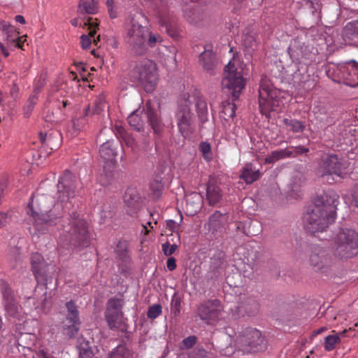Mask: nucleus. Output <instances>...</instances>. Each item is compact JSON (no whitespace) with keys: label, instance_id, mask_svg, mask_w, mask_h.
Instances as JSON below:
<instances>
[{"label":"nucleus","instance_id":"obj_23","mask_svg":"<svg viewBox=\"0 0 358 358\" xmlns=\"http://www.w3.org/2000/svg\"><path fill=\"white\" fill-rule=\"evenodd\" d=\"M31 264L35 278L39 281L45 275V262L42 255L38 252L33 253L31 257Z\"/></svg>","mask_w":358,"mask_h":358},{"label":"nucleus","instance_id":"obj_19","mask_svg":"<svg viewBox=\"0 0 358 358\" xmlns=\"http://www.w3.org/2000/svg\"><path fill=\"white\" fill-rule=\"evenodd\" d=\"M199 64L206 71L213 73L218 66V60L212 49L206 47L203 52L199 55Z\"/></svg>","mask_w":358,"mask_h":358},{"label":"nucleus","instance_id":"obj_30","mask_svg":"<svg viewBox=\"0 0 358 358\" xmlns=\"http://www.w3.org/2000/svg\"><path fill=\"white\" fill-rule=\"evenodd\" d=\"M80 324V320L73 322L65 319L62 322V334L69 338H74L79 331Z\"/></svg>","mask_w":358,"mask_h":358},{"label":"nucleus","instance_id":"obj_56","mask_svg":"<svg viewBox=\"0 0 358 358\" xmlns=\"http://www.w3.org/2000/svg\"><path fill=\"white\" fill-rule=\"evenodd\" d=\"M352 201L358 208V182L355 185L352 190Z\"/></svg>","mask_w":358,"mask_h":358},{"label":"nucleus","instance_id":"obj_59","mask_svg":"<svg viewBox=\"0 0 358 358\" xmlns=\"http://www.w3.org/2000/svg\"><path fill=\"white\" fill-rule=\"evenodd\" d=\"M352 330H354V328L345 329L338 334L335 333V334L339 336L340 342H341V338L348 336V333Z\"/></svg>","mask_w":358,"mask_h":358},{"label":"nucleus","instance_id":"obj_7","mask_svg":"<svg viewBox=\"0 0 358 358\" xmlns=\"http://www.w3.org/2000/svg\"><path fill=\"white\" fill-rule=\"evenodd\" d=\"M192 103L187 93L183 94L178 101L176 120L179 132L184 138L189 137L194 131V116L190 108Z\"/></svg>","mask_w":358,"mask_h":358},{"label":"nucleus","instance_id":"obj_44","mask_svg":"<svg viewBox=\"0 0 358 358\" xmlns=\"http://www.w3.org/2000/svg\"><path fill=\"white\" fill-rule=\"evenodd\" d=\"M124 301L120 298H112L107 302V308L106 312H122Z\"/></svg>","mask_w":358,"mask_h":358},{"label":"nucleus","instance_id":"obj_53","mask_svg":"<svg viewBox=\"0 0 358 358\" xmlns=\"http://www.w3.org/2000/svg\"><path fill=\"white\" fill-rule=\"evenodd\" d=\"M196 343V337L194 336H191L187 338H185L182 340V343L185 348L190 349L192 348Z\"/></svg>","mask_w":358,"mask_h":358},{"label":"nucleus","instance_id":"obj_63","mask_svg":"<svg viewBox=\"0 0 358 358\" xmlns=\"http://www.w3.org/2000/svg\"><path fill=\"white\" fill-rule=\"evenodd\" d=\"M176 225V223L173 220L166 221V228L173 231Z\"/></svg>","mask_w":358,"mask_h":358},{"label":"nucleus","instance_id":"obj_16","mask_svg":"<svg viewBox=\"0 0 358 358\" xmlns=\"http://www.w3.org/2000/svg\"><path fill=\"white\" fill-rule=\"evenodd\" d=\"M310 252V264L315 271H322L330 266L331 259L323 248L314 245L311 246Z\"/></svg>","mask_w":358,"mask_h":358},{"label":"nucleus","instance_id":"obj_24","mask_svg":"<svg viewBox=\"0 0 358 358\" xmlns=\"http://www.w3.org/2000/svg\"><path fill=\"white\" fill-rule=\"evenodd\" d=\"M190 100L195 103L196 110L199 120L202 122H206L208 120V111L207 102L204 97L199 93H194L192 96H190Z\"/></svg>","mask_w":358,"mask_h":358},{"label":"nucleus","instance_id":"obj_42","mask_svg":"<svg viewBox=\"0 0 358 358\" xmlns=\"http://www.w3.org/2000/svg\"><path fill=\"white\" fill-rule=\"evenodd\" d=\"M78 348L80 358H92L94 353L89 341H80Z\"/></svg>","mask_w":358,"mask_h":358},{"label":"nucleus","instance_id":"obj_37","mask_svg":"<svg viewBox=\"0 0 358 358\" xmlns=\"http://www.w3.org/2000/svg\"><path fill=\"white\" fill-rule=\"evenodd\" d=\"M116 254L123 262L127 263L130 261L128 241L122 240L118 242L116 247Z\"/></svg>","mask_w":358,"mask_h":358},{"label":"nucleus","instance_id":"obj_31","mask_svg":"<svg viewBox=\"0 0 358 358\" xmlns=\"http://www.w3.org/2000/svg\"><path fill=\"white\" fill-rule=\"evenodd\" d=\"M282 123L286 127L287 130L292 133H302L306 129L304 122L291 117L284 118Z\"/></svg>","mask_w":358,"mask_h":358},{"label":"nucleus","instance_id":"obj_40","mask_svg":"<svg viewBox=\"0 0 358 358\" xmlns=\"http://www.w3.org/2000/svg\"><path fill=\"white\" fill-rule=\"evenodd\" d=\"M66 308L67 310V313L66 315L65 319L69 320V321H78L79 319V311L78 309V306L76 303L71 300L66 303Z\"/></svg>","mask_w":358,"mask_h":358},{"label":"nucleus","instance_id":"obj_27","mask_svg":"<svg viewBox=\"0 0 358 358\" xmlns=\"http://www.w3.org/2000/svg\"><path fill=\"white\" fill-rule=\"evenodd\" d=\"M92 17H88L87 20L84 23L85 26H87L88 29H90L89 35L83 34L80 37V44L85 50L88 49L91 45L92 38L94 37L96 33V28L98 27V23L92 22Z\"/></svg>","mask_w":358,"mask_h":358},{"label":"nucleus","instance_id":"obj_45","mask_svg":"<svg viewBox=\"0 0 358 358\" xmlns=\"http://www.w3.org/2000/svg\"><path fill=\"white\" fill-rule=\"evenodd\" d=\"M164 188L161 179H155L150 183V190L155 198H159L162 195Z\"/></svg>","mask_w":358,"mask_h":358},{"label":"nucleus","instance_id":"obj_28","mask_svg":"<svg viewBox=\"0 0 358 358\" xmlns=\"http://www.w3.org/2000/svg\"><path fill=\"white\" fill-rule=\"evenodd\" d=\"M106 320L110 329L121 328L123 322L122 312H106Z\"/></svg>","mask_w":358,"mask_h":358},{"label":"nucleus","instance_id":"obj_29","mask_svg":"<svg viewBox=\"0 0 358 358\" xmlns=\"http://www.w3.org/2000/svg\"><path fill=\"white\" fill-rule=\"evenodd\" d=\"M261 176L259 171L255 170L252 168L251 164H248L243 168L241 178H242L247 184H252L255 181L257 180Z\"/></svg>","mask_w":358,"mask_h":358},{"label":"nucleus","instance_id":"obj_9","mask_svg":"<svg viewBox=\"0 0 358 358\" xmlns=\"http://www.w3.org/2000/svg\"><path fill=\"white\" fill-rule=\"evenodd\" d=\"M145 119L151 126L154 132L159 134L162 129V124L158 113L151 107L150 103H146V111L136 110L127 118L129 125L138 131H140L144 125Z\"/></svg>","mask_w":358,"mask_h":358},{"label":"nucleus","instance_id":"obj_20","mask_svg":"<svg viewBox=\"0 0 358 358\" xmlns=\"http://www.w3.org/2000/svg\"><path fill=\"white\" fill-rule=\"evenodd\" d=\"M99 155L104 164L110 167H115L117 152L113 141H108L103 143L100 146Z\"/></svg>","mask_w":358,"mask_h":358},{"label":"nucleus","instance_id":"obj_6","mask_svg":"<svg viewBox=\"0 0 358 358\" xmlns=\"http://www.w3.org/2000/svg\"><path fill=\"white\" fill-rule=\"evenodd\" d=\"M156 70V64L152 61L144 59L134 67L130 77L132 80L138 82L147 92H151L157 83Z\"/></svg>","mask_w":358,"mask_h":358},{"label":"nucleus","instance_id":"obj_50","mask_svg":"<svg viewBox=\"0 0 358 358\" xmlns=\"http://www.w3.org/2000/svg\"><path fill=\"white\" fill-rule=\"evenodd\" d=\"M177 248L178 245L176 244H171L169 241L163 243L162 245V251L166 256H171L173 255Z\"/></svg>","mask_w":358,"mask_h":358},{"label":"nucleus","instance_id":"obj_35","mask_svg":"<svg viewBox=\"0 0 358 358\" xmlns=\"http://www.w3.org/2000/svg\"><path fill=\"white\" fill-rule=\"evenodd\" d=\"M40 140L43 144L50 148L51 150H56L59 145L57 134L53 132L50 134L41 133L39 135Z\"/></svg>","mask_w":358,"mask_h":358},{"label":"nucleus","instance_id":"obj_1","mask_svg":"<svg viewBox=\"0 0 358 358\" xmlns=\"http://www.w3.org/2000/svg\"><path fill=\"white\" fill-rule=\"evenodd\" d=\"M78 180L69 171L66 170L57 184V201L49 194L36 193L32 195L27 207V214L32 223L34 233L45 234L50 227L56 225L62 218L63 212L73 207Z\"/></svg>","mask_w":358,"mask_h":358},{"label":"nucleus","instance_id":"obj_12","mask_svg":"<svg viewBox=\"0 0 358 358\" xmlns=\"http://www.w3.org/2000/svg\"><path fill=\"white\" fill-rule=\"evenodd\" d=\"M278 90L273 87L266 77L262 78L259 89V104L263 115H267L271 110H275V108L278 107Z\"/></svg>","mask_w":358,"mask_h":358},{"label":"nucleus","instance_id":"obj_60","mask_svg":"<svg viewBox=\"0 0 358 358\" xmlns=\"http://www.w3.org/2000/svg\"><path fill=\"white\" fill-rule=\"evenodd\" d=\"M8 215L6 213H0V227H3L5 224L8 222Z\"/></svg>","mask_w":358,"mask_h":358},{"label":"nucleus","instance_id":"obj_52","mask_svg":"<svg viewBox=\"0 0 358 358\" xmlns=\"http://www.w3.org/2000/svg\"><path fill=\"white\" fill-rule=\"evenodd\" d=\"M236 106L232 103H227L223 107L222 113L229 117L233 118L236 115Z\"/></svg>","mask_w":358,"mask_h":358},{"label":"nucleus","instance_id":"obj_54","mask_svg":"<svg viewBox=\"0 0 358 358\" xmlns=\"http://www.w3.org/2000/svg\"><path fill=\"white\" fill-rule=\"evenodd\" d=\"M95 107L93 113L99 114L105 107V102L101 98H99L95 101Z\"/></svg>","mask_w":358,"mask_h":358},{"label":"nucleus","instance_id":"obj_14","mask_svg":"<svg viewBox=\"0 0 358 358\" xmlns=\"http://www.w3.org/2000/svg\"><path fill=\"white\" fill-rule=\"evenodd\" d=\"M1 292L6 315L10 318L22 320L24 318V312L16 301L13 290L7 283L2 284Z\"/></svg>","mask_w":358,"mask_h":358},{"label":"nucleus","instance_id":"obj_43","mask_svg":"<svg viewBox=\"0 0 358 358\" xmlns=\"http://www.w3.org/2000/svg\"><path fill=\"white\" fill-rule=\"evenodd\" d=\"M343 35L349 39L357 38L358 22L355 21L348 23L343 29Z\"/></svg>","mask_w":358,"mask_h":358},{"label":"nucleus","instance_id":"obj_25","mask_svg":"<svg viewBox=\"0 0 358 358\" xmlns=\"http://www.w3.org/2000/svg\"><path fill=\"white\" fill-rule=\"evenodd\" d=\"M292 149V147H288L282 150H273L265 158V162L267 164H273L280 159L293 157L294 151Z\"/></svg>","mask_w":358,"mask_h":358},{"label":"nucleus","instance_id":"obj_46","mask_svg":"<svg viewBox=\"0 0 358 358\" xmlns=\"http://www.w3.org/2000/svg\"><path fill=\"white\" fill-rule=\"evenodd\" d=\"M162 313V306L160 304H153L148 308L147 316L154 320L158 317Z\"/></svg>","mask_w":358,"mask_h":358},{"label":"nucleus","instance_id":"obj_8","mask_svg":"<svg viewBox=\"0 0 358 358\" xmlns=\"http://www.w3.org/2000/svg\"><path fill=\"white\" fill-rule=\"evenodd\" d=\"M236 342L238 349L244 353L262 351L266 347V343L261 332L250 327L240 332Z\"/></svg>","mask_w":358,"mask_h":358},{"label":"nucleus","instance_id":"obj_33","mask_svg":"<svg viewBox=\"0 0 358 358\" xmlns=\"http://www.w3.org/2000/svg\"><path fill=\"white\" fill-rule=\"evenodd\" d=\"M78 11L80 14H96L98 11V0H80Z\"/></svg>","mask_w":358,"mask_h":358},{"label":"nucleus","instance_id":"obj_2","mask_svg":"<svg viewBox=\"0 0 358 358\" xmlns=\"http://www.w3.org/2000/svg\"><path fill=\"white\" fill-rule=\"evenodd\" d=\"M339 196L333 189H327L317 195L310 211L304 215L306 230L315 234L326 230L335 221Z\"/></svg>","mask_w":358,"mask_h":358},{"label":"nucleus","instance_id":"obj_49","mask_svg":"<svg viewBox=\"0 0 358 358\" xmlns=\"http://www.w3.org/2000/svg\"><path fill=\"white\" fill-rule=\"evenodd\" d=\"M162 41V38L159 34H154L149 31L146 41L148 48V46L153 48L157 45V43H161Z\"/></svg>","mask_w":358,"mask_h":358},{"label":"nucleus","instance_id":"obj_48","mask_svg":"<svg viewBox=\"0 0 358 358\" xmlns=\"http://www.w3.org/2000/svg\"><path fill=\"white\" fill-rule=\"evenodd\" d=\"M183 13L185 17H186L189 22H194L197 15L194 5L184 8Z\"/></svg>","mask_w":358,"mask_h":358},{"label":"nucleus","instance_id":"obj_55","mask_svg":"<svg viewBox=\"0 0 358 358\" xmlns=\"http://www.w3.org/2000/svg\"><path fill=\"white\" fill-rule=\"evenodd\" d=\"M293 148L292 150L294 151V157H295L299 155H302V154H304V153H307L309 152V149L304 147V146H302V145H299V146H292Z\"/></svg>","mask_w":358,"mask_h":358},{"label":"nucleus","instance_id":"obj_39","mask_svg":"<svg viewBox=\"0 0 358 358\" xmlns=\"http://www.w3.org/2000/svg\"><path fill=\"white\" fill-rule=\"evenodd\" d=\"M108 358H133V354L125 345H120L110 352Z\"/></svg>","mask_w":358,"mask_h":358},{"label":"nucleus","instance_id":"obj_3","mask_svg":"<svg viewBox=\"0 0 358 358\" xmlns=\"http://www.w3.org/2000/svg\"><path fill=\"white\" fill-rule=\"evenodd\" d=\"M61 247L86 248L90 245L87 222L77 213L70 215L69 227L64 230L59 239Z\"/></svg>","mask_w":358,"mask_h":358},{"label":"nucleus","instance_id":"obj_36","mask_svg":"<svg viewBox=\"0 0 358 358\" xmlns=\"http://www.w3.org/2000/svg\"><path fill=\"white\" fill-rule=\"evenodd\" d=\"M201 196L196 193L191 194L186 200V208L190 215H194L200 209Z\"/></svg>","mask_w":358,"mask_h":358},{"label":"nucleus","instance_id":"obj_17","mask_svg":"<svg viewBox=\"0 0 358 358\" xmlns=\"http://www.w3.org/2000/svg\"><path fill=\"white\" fill-rule=\"evenodd\" d=\"M159 23L165 29L166 32L171 38L178 39L180 37V29L178 24L176 17L173 13L162 11L159 14Z\"/></svg>","mask_w":358,"mask_h":358},{"label":"nucleus","instance_id":"obj_10","mask_svg":"<svg viewBox=\"0 0 358 358\" xmlns=\"http://www.w3.org/2000/svg\"><path fill=\"white\" fill-rule=\"evenodd\" d=\"M222 86L229 90L235 99L239 96L245 86V79L243 78L242 70L236 67L231 61L224 67Z\"/></svg>","mask_w":358,"mask_h":358},{"label":"nucleus","instance_id":"obj_41","mask_svg":"<svg viewBox=\"0 0 358 358\" xmlns=\"http://www.w3.org/2000/svg\"><path fill=\"white\" fill-rule=\"evenodd\" d=\"M334 334L329 335L324 338V348L327 352L334 350L341 343L339 336L335 334L336 331H331Z\"/></svg>","mask_w":358,"mask_h":358},{"label":"nucleus","instance_id":"obj_62","mask_svg":"<svg viewBox=\"0 0 358 358\" xmlns=\"http://www.w3.org/2000/svg\"><path fill=\"white\" fill-rule=\"evenodd\" d=\"M180 302H176L174 305L171 308V311L175 315H178L180 313Z\"/></svg>","mask_w":358,"mask_h":358},{"label":"nucleus","instance_id":"obj_5","mask_svg":"<svg viewBox=\"0 0 358 358\" xmlns=\"http://www.w3.org/2000/svg\"><path fill=\"white\" fill-rule=\"evenodd\" d=\"M333 254L340 259H347L357 255L358 234L351 229H341L334 237Z\"/></svg>","mask_w":358,"mask_h":358},{"label":"nucleus","instance_id":"obj_15","mask_svg":"<svg viewBox=\"0 0 358 358\" xmlns=\"http://www.w3.org/2000/svg\"><path fill=\"white\" fill-rule=\"evenodd\" d=\"M338 80L343 82L348 86L355 87L358 85V63L351 62L336 68Z\"/></svg>","mask_w":358,"mask_h":358},{"label":"nucleus","instance_id":"obj_13","mask_svg":"<svg viewBox=\"0 0 358 358\" xmlns=\"http://www.w3.org/2000/svg\"><path fill=\"white\" fill-rule=\"evenodd\" d=\"M223 308L218 299L207 300L201 303L197 308L199 318L208 324H215L219 320Z\"/></svg>","mask_w":358,"mask_h":358},{"label":"nucleus","instance_id":"obj_22","mask_svg":"<svg viewBox=\"0 0 358 358\" xmlns=\"http://www.w3.org/2000/svg\"><path fill=\"white\" fill-rule=\"evenodd\" d=\"M206 196L210 206L217 204L222 198V193L217 181L213 178H210L207 188Z\"/></svg>","mask_w":358,"mask_h":358},{"label":"nucleus","instance_id":"obj_4","mask_svg":"<svg viewBox=\"0 0 358 358\" xmlns=\"http://www.w3.org/2000/svg\"><path fill=\"white\" fill-rule=\"evenodd\" d=\"M145 21V17L141 13H137L131 17V24L127 29L131 53L135 56L145 55L148 50L146 41L149 29L143 25Z\"/></svg>","mask_w":358,"mask_h":358},{"label":"nucleus","instance_id":"obj_38","mask_svg":"<svg viewBox=\"0 0 358 358\" xmlns=\"http://www.w3.org/2000/svg\"><path fill=\"white\" fill-rule=\"evenodd\" d=\"M115 135L121 141L124 142L127 146L131 148L134 147V138L122 126H115Z\"/></svg>","mask_w":358,"mask_h":358},{"label":"nucleus","instance_id":"obj_34","mask_svg":"<svg viewBox=\"0 0 358 358\" xmlns=\"http://www.w3.org/2000/svg\"><path fill=\"white\" fill-rule=\"evenodd\" d=\"M313 112L315 118L319 120L320 122H324L327 124L331 123L329 121V114L328 109L323 103H317L314 106Z\"/></svg>","mask_w":358,"mask_h":358},{"label":"nucleus","instance_id":"obj_26","mask_svg":"<svg viewBox=\"0 0 358 358\" xmlns=\"http://www.w3.org/2000/svg\"><path fill=\"white\" fill-rule=\"evenodd\" d=\"M304 45L302 42L295 38L293 39L288 48V53L293 62H299L305 57Z\"/></svg>","mask_w":358,"mask_h":358},{"label":"nucleus","instance_id":"obj_11","mask_svg":"<svg viewBox=\"0 0 358 358\" xmlns=\"http://www.w3.org/2000/svg\"><path fill=\"white\" fill-rule=\"evenodd\" d=\"M348 161L343 157H338L336 155H329L322 159L317 170V174L322 178L329 177L333 175L341 176L344 171L348 168Z\"/></svg>","mask_w":358,"mask_h":358},{"label":"nucleus","instance_id":"obj_64","mask_svg":"<svg viewBox=\"0 0 358 358\" xmlns=\"http://www.w3.org/2000/svg\"><path fill=\"white\" fill-rule=\"evenodd\" d=\"M108 13L111 18H115L117 16V11L114 7H108Z\"/></svg>","mask_w":358,"mask_h":358},{"label":"nucleus","instance_id":"obj_47","mask_svg":"<svg viewBox=\"0 0 358 358\" xmlns=\"http://www.w3.org/2000/svg\"><path fill=\"white\" fill-rule=\"evenodd\" d=\"M200 150L202 152L203 157L207 161L209 162L213 159V153L211 151V146L210 143L207 142H202L200 144Z\"/></svg>","mask_w":358,"mask_h":358},{"label":"nucleus","instance_id":"obj_21","mask_svg":"<svg viewBox=\"0 0 358 358\" xmlns=\"http://www.w3.org/2000/svg\"><path fill=\"white\" fill-rule=\"evenodd\" d=\"M241 300L238 306L239 313L243 315L252 316L258 313L259 305L254 297H244Z\"/></svg>","mask_w":358,"mask_h":358},{"label":"nucleus","instance_id":"obj_61","mask_svg":"<svg viewBox=\"0 0 358 358\" xmlns=\"http://www.w3.org/2000/svg\"><path fill=\"white\" fill-rule=\"evenodd\" d=\"M25 41V39H23V37H17L16 39L13 40L15 47L18 48H22Z\"/></svg>","mask_w":358,"mask_h":358},{"label":"nucleus","instance_id":"obj_58","mask_svg":"<svg viewBox=\"0 0 358 358\" xmlns=\"http://www.w3.org/2000/svg\"><path fill=\"white\" fill-rule=\"evenodd\" d=\"M166 266L168 269L171 271H173L176 268V261L173 257H170L168 259L166 262Z\"/></svg>","mask_w":358,"mask_h":358},{"label":"nucleus","instance_id":"obj_51","mask_svg":"<svg viewBox=\"0 0 358 358\" xmlns=\"http://www.w3.org/2000/svg\"><path fill=\"white\" fill-rule=\"evenodd\" d=\"M10 264L12 268H15L20 261V252L17 248L13 249L9 254Z\"/></svg>","mask_w":358,"mask_h":358},{"label":"nucleus","instance_id":"obj_57","mask_svg":"<svg viewBox=\"0 0 358 358\" xmlns=\"http://www.w3.org/2000/svg\"><path fill=\"white\" fill-rule=\"evenodd\" d=\"M222 216V214L220 212H219V211L215 212L210 217V219H209L210 224L211 225L215 227L217 225L216 222L219 221V220L221 218Z\"/></svg>","mask_w":358,"mask_h":358},{"label":"nucleus","instance_id":"obj_18","mask_svg":"<svg viewBox=\"0 0 358 358\" xmlns=\"http://www.w3.org/2000/svg\"><path fill=\"white\" fill-rule=\"evenodd\" d=\"M125 210L131 217L137 215L140 208V196L136 188H127L124 196Z\"/></svg>","mask_w":358,"mask_h":358},{"label":"nucleus","instance_id":"obj_32","mask_svg":"<svg viewBox=\"0 0 358 358\" xmlns=\"http://www.w3.org/2000/svg\"><path fill=\"white\" fill-rule=\"evenodd\" d=\"M115 167H110L103 164V171L97 178L99 182L102 186H108L111 184L114 180V170Z\"/></svg>","mask_w":358,"mask_h":358}]
</instances>
